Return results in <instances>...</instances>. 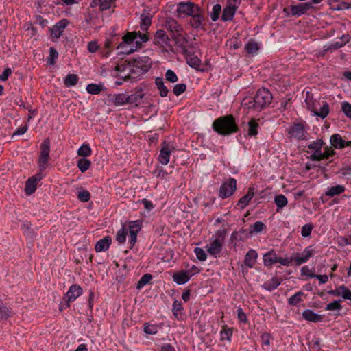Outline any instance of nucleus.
I'll list each match as a JSON object with an SVG mask.
<instances>
[{"instance_id": "42", "label": "nucleus", "mask_w": 351, "mask_h": 351, "mask_svg": "<svg viewBox=\"0 0 351 351\" xmlns=\"http://www.w3.org/2000/svg\"><path fill=\"white\" fill-rule=\"evenodd\" d=\"M91 162L86 158H82L77 160V166L81 172L84 173L90 167Z\"/></svg>"}, {"instance_id": "17", "label": "nucleus", "mask_w": 351, "mask_h": 351, "mask_svg": "<svg viewBox=\"0 0 351 351\" xmlns=\"http://www.w3.org/2000/svg\"><path fill=\"white\" fill-rule=\"evenodd\" d=\"M43 176L40 173L36 174L35 176L29 178L25 184V192L26 195H32L36 189L38 182L41 180Z\"/></svg>"}, {"instance_id": "26", "label": "nucleus", "mask_w": 351, "mask_h": 351, "mask_svg": "<svg viewBox=\"0 0 351 351\" xmlns=\"http://www.w3.org/2000/svg\"><path fill=\"white\" fill-rule=\"evenodd\" d=\"M254 189L253 187H250L247 190V194L239 199L237 206H240L241 209L246 207L254 196Z\"/></svg>"}, {"instance_id": "50", "label": "nucleus", "mask_w": 351, "mask_h": 351, "mask_svg": "<svg viewBox=\"0 0 351 351\" xmlns=\"http://www.w3.org/2000/svg\"><path fill=\"white\" fill-rule=\"evenodd\" d=\"M265 228V225L263 222L258 221L255 222L252 226L250 232L254 233H259L262 232Z\"/></svg>"}, {"instance_id": "5", "label": "nucleus", "mask_w": 351, "mask_h": 351, "mask_svg": "<svg viewBox=\"0 0 351 351\" xmlns=\"http://www.w3.org/2000/svg\"><path fill=\"white\" fill-rule=\"evenodd\" d=\"M50 142L48 138L45 139L40 145V153L38 158L40 171H43L47 167L49 160Z\"/></svg>"}, {"instance_id": "35", "label": "nucleus", "mask_w": 351, "mask_h": 351, "mask_svg": "<svg viewBox=\"0 0 351 351\" xmlns=\"http://www.w3.org/2000/svg\"><path fill=\"white\" fill-rule=\"evenodd\" d=\"M114 0H93L90 3L92 8L99 6L101 10H105L110 8Z\"/></svg>"}, {"instance_id": "55", "label": "nucleus", "mask_w": 351, "mask_h": 351, "mask_svg": "<svg viewBox=\"0 0 351 351\" xmlns=\"http://www.w3.org/2000/svg\"><path fill=\"white\" fill-rule=\"evenodd\" d=\"M342 308L340 300H335L328 304L325 308L326 311H340Z\"/></svg>"}, {"instance_id": "44", "label": "nucleus", "mask_w": 351, "mask_h": 351, "mask_svg": "<svg viewBox=\"0 0 351 351\" xmlns=\"http://www.w3.org/2000/svg\"><path fill=\"white\" fill-rule=\"evenodd\" d=\"M92 153L91 148L88 144H83L77 150V155L83 158L90 156Z\"/></svg>"}, {"instance_id": "2", "label": "nucleus", "mask_w": 351, "mask_h": 351, "mask_svg": "<svg viewBox=\"0 0 351 351\" xmlns=\"http://www.w3.org/2000/svg\"><path fill=\"white\" fill-rule=\"evenodd\" d=\"M272 101V95L267 88L258 89L253 99H245L243 106L247 108H253L261 111L269 106Z\"/></svg>"}, {"instance_id": "41", "label": "nucleus", "mask_w": 351, "mask_h": 351, "mask_svg": "<svg viewBox=\"0 0 351 351\" xmlns=\"http://www.w3.org/2000/svg\"><path fill=\"white\" fill-rule=\"evenodd\" d=\"M11 314V311L3 303V300L0 299V321L7 319Z\"/></svg>"}, {"instance_id": "32", "label": "nucleus", "mask_w": 351, "mask_h": 351, "mask_svg": "<svg viewBox=\"0 0 351 351\" xmlns=\"http://www.w3.org/2000/svg\"><path fill=\"white\" fill-rule=\"evenodd\" d=\"M172 38L176 42V45L182 49V53H184V50H188L186 49V45L188 43L186 35L180 33V35L173 36Z\"/></svg>"}, {"instance_id": "29", "label": "nucleus", "mask_w": 351, "mask_h": 351, "mask_svg": "<svg viewBox=\"0 0 351 351\" xmlns=\"http://www.w3.org/2000/svg\"><path fill=\"white\" fill-rule=\"evenodd\" d=\"M258 257V254L254 250H250L245 257L244 263L250 268L253 267Z\"/></svg>"}, {"instance_id": "10", "label": "nucleus", "mask_w": 351, "mask_h": 351, "mask_svg": "<svg viewBox=\"0 0 351 351\" xmlns=\"http://www.w3.org/2000/svg\"><path fill=\"white\" fill-rule=\"evenodd\" d=\"M312 8L311 3H302L296 5H291L289 8H284V12L287 14L295 16H300Z\"/></svg>"}, {"instance_id": "40", "label": "nucleus", "mask_w": 351, "mask_h": 351, "mask_svg": "<svg viewBox=\"0 0 351 351\" xmlns=\"http://www.w3.org/2000/svg\"><path fill=\"white\" fill-rule=\"evenodd\" d=\"M274 202L277 206V212H279L280 209L287 204L288 201L284 195H278L275 197Z\"/></svg>"}, {"instance_id": "53", "label": "nucleus", "mask_w": 351, "mask_h": 351, "mask_svg": "<svg viewBox=\"0 0 351 351\" xmlns=\"http://www.w3.org/2000/svg\"><path fill=\"white\" fill-rule=\"evenodd\" d=\"M339 296H341L345 300H349L351 301V291L347 287L341 285L339 287Z\"/></svg>"}, {"instance_id": "11", "label": "nucleus", "mask_w": 351, "mask_h": 351, "mask_svg": "<svg viewBox=\"0 0 351 351\" xmlns=\"http://www.w3.org/2000/svg\"><path fill=\"white\" fill-rule=\"evenodd\" d=\"M315 250L312 246H308L304 248L302 253L293 254V260L295 265H300L306 263L311 257L315 254Z\"/></svg>"}, {"instance_id": "34", "label": "nucleus", "mask_w": 351, "mask_h": 351, "mask_svg": "<svg viewBox=\"0 0 351 351\" xmlns=\"http://www.w3.org/2000/svg\"><path fill=\"white\" fill-rule=\"evenodd\" d=\"M155 84L159 90L160 95L162 97H165L167 96L169 90L167 87L164 84V80L162 77H156L155 79Z\"/></svg>"}, {"instance_id": "4", "label": "nucleus", "mask_w": 351, "mask_h": 351, "mask_svg": "<svg viewBox=\"0 0 351 351\" xmlns=\"http://www.w3.org/2000/svg\"><path fill=\"white\" fill-rule=\"evenodd\" d=\"M226 237V230L225 229H219L213 235L209 243L206 246V250L210 256L215 258L221 256Z\"/></svg>"}, {"instance_id": "27", "label": "nucleus", "mask_w": 351, "mask_h": 351, "mask_svg": "<svg viewBox=\"0 0 351 351\" xmlns=\"http://www.w3.org/2000/svg\"><path fill=\"white\" fill-rule=\"evenodd\" d=\"M111 243V238L108 236L98 241L95 246V250L97 252L107 250Z\"/></svg>"}, {"instance_id": "8", "label": "nucleus", "mask_w": 351, "mask_h": 351, "mask_svg": "<svg viewBox=\"0 0 351 351\" xmlns=\"http://www.w3.org/2000/svg\"><path fill=\"white\" fill-rule=\"evenodd\" d=\"M190 16L191 18L189 23L193 28L204 29L206 17L204 16V12L201 8L198 12H195Z\"/></svg>"}, {"instance_id": "48", "label": "nucleus", "mask_w": 351, "mask_h": 351, "mask_svg": "<svg viewBox=\"0 0 351 351\" xmlns=\"http://www.w3.org/2000/svg\"><path fill=\"white\" fill-rule=\"evenodd\" d=\"M304 295V293L302 291H298L295 293L288 300V303L291 306H296L300 302L302 301L301 297Z\"/></svg>"}, {"instance_id": "18", "label": "nucleus", "mask_w": 351, "mask_h": 351, "mask_svg": "<svg viewBox=\"0 0 351 351\" xmlns=\"http://www.w3.org/2000/svg\"><path fill=\"white\" fill-rule=\"evenodd\" d=\"M323 145L322 140H317L313 141L308 146V149L313 150L314 152L311 156V159L313 161H320V156H321V149Z\"/></svg>"}, {"instance_id": "46", "label": "nucleus", "mask_w": 351, "mask_h": 351, "mask_svg": "<svg viewBox=\"0 0 351 351\" xmlns=\"http://www.w3.org/2000/svg\"><path fill=\"white\" fill-rule=\"evenodd\" d=\"M78 81V77L75 74H69L64 79V84L67 87L75 86Z\"/></svg>"}, {"instance_id": "54", "label": "nucleus", "mask_w": 351, "mask_h": 351, "mask_svg": "<svg viewBox=\"0 0 351 351\" xmlns=\"http://www.w3.org/2000/svg\"><path fill=\"white\" fill-rule=\"evenodd\" d=\"M186 90V85L184 83L176 84L173 86V94L176 96H179L183 93H184Z\"/></svg>"}, {"instance_id": "6", "label": "nucleus", "mask_w": 351, "mask_h": 351, "mask_svg": "<svg viewBox=\"0 0 351 351\" xmlns=\"http://www.w3.org/2000/svg\"><path fill=\"white\" fill-rule=\"evenodd\" d=\"M200 7L191 1L180 2L177 4L176 12L179 15L190 16L199 10Z\"/></svg>"}, {"instance_id": "23", "label": "nucleus", "mask_w": 351, "mask_h": 351, "mask_svg": "<svg viewBox=\"0 0 351 351\" xmlns=\"http://www.w3.org/2000/svg\"><path fill=\"white\" fill-rule=\"evenodd\" d=\"M302 317L306 321L312 322L314 323L322 322L323 319L322 315L317 314L310 309H306L303 311Z\"/></svg>"}, {"instance_id": "56", "label": "nucleus", "mask_w": 351, "mask_h": 351, "mask_svg": "<svg viewBox=\"0 0 351 351\" xmlns=\"http://www.w3.org/2000/svg\"><path fill=\"white\" fill-rule=\"evenodd\" d=\"M127 234L128 232L125 228L123 227L121 229L119 230L116 235L117 241L120 243H123L125 241Z\"/></svg>"}, {"instance_id": "36", "label": "nucleus", "mask_w": 351, "mask_h": 351, "mask_svg": "<svg viewBox=\"0 0 351 351\" xmlns=\"http://www.w3.org/2000/svg\"><path fill=\"white\" fill-rule=\"evenodd\" d=\"M281 283V281L278 278L274 277L271 280L265 282L263 287L265 289L271 291L276 289Z\"/></svg>"}, {"instance_id": "12", "label": "nucleus", "mask_w": 351, "mask_h": 351, "mask_svg": "<svg viewBox=\"0 0 351 351\" xmlns=\"http://www.w3.org/2000/svg\"><path fill=\"white\" fill-rule=\"evenodd\" d=\"M164 26L171 33L172 38L183 33L182 26L173 18H167Z\"/></svg>"}, {"instance_id": "25", "label": "nucleus", "mask_w": 351, "mask_h": 351, "mask_svg": "<svg viewBox=\"0 0 351 351\" xmlns=\"http://www.w3.org/2000/svg\"><path fill=\"white\" fill-rule=\"evenodd\" d=\"M237 6L235 5H228L223 9L221 19L223 21H231L236 12Z\"/></svg>"}, {"instance_id": "24", "label": "nucleus", "mask_w": 351, "mask_h": 351, "mask_svg": "<svg viewBox=\"0 0 351 351\" xmlns=\"http://www.w3.org/2000/svg\"><path fill=\"white\" fill-rule=\"evenodd\" d=\"M314 115L321 117L322 119L326 118L329 113V105L326 101H322L319 103L317 109L313 112Z\"/></svg>"}, {"instance_id": "63", "label": "nucleus", "mask_w": 351, "mask_h": 351, "mask_svg": "<svg viewBox=\"0 0 351 351\" xmlns=\"http://www.w3.org/2000/svg\"><path fill=\"white\" fill-rule=\"evenodd\" d=\"M194 252L197 256V258L201 261H204L206 260L207 255L204 250L202 248L200 247H195L194 250Z\"/></svg>"}, {"instance_id": "19", "label": "nucleus", "mask_w": 351, "mask_h": 351, "mask_svg": "<svg viewBox=\"0 0 351 351\" xmlns=\"http://www.w3.org/2000/svg\"><path fill=\"white\" fill-rule=\"evenodd\" d=\"M107 101L116 106H122L127 104V95L125 93L109 94L107 95Z\"/></svg>"}, {"instance_id": "62", "label": "nucleus", "mask_w": 351, "mask_h": 351, "mask_svg": "<svg viewBox=\"0 0 351 351\" xmlns=\"http://www.w3.org/2000/svg\"><path fill=\"white\" fill-rule=\"evenodd\" d=\"M58 57V51L54 49L51 47L49 50V57L47 60V63L50 65H52L55 63V60Z\"/></svg>"}, {"instance_id": "45", "label": "nucleus", "mask_w": 351, "mask_h": 351, "mask_svg": "<svg viewBox=\"0 0 351 351\" xmlns=\"http://www.w3.org/2000/svg\"><path fill=\"white\" fill-rule=\"evenodd\" d=\"M152 276L150 274H144L141 278L139 281L137 282L136 289H142L147 284L149 283V282L152 280Z\"/></svg>"}, {"instance_id": "52", "label": "nucleus", "mask_w": 351, "mask_h": 351, "mask_svg": "<svg viewBox=\"0 0 351 351\" xmlns=\"http://www.w3.org/2000/svg\"><path fill=\"white\" fill-rule=\"evenodd\" d=\"M158 327L156 324H145L144 332L149 335H155L158 332Z\"/></svg>"}, {"instance_id": "20", "label": "nucleus", "mask_w": 351, "mask_h": 351, "mask_svg": "<svg viewBox=\"0 0 351 351\" xmlns=\"http://www.w3.org/2000/svg\"><path fill=\"white\" fill-rule=\"evenodd\" d=\"M134 67L136 69H140L141 72L145 73L147 72L151 66V60L148 57H141L136 58L134 62Z\"/></svg>"}, {"instance_id": "1", "label": "nucleus", "mask_w": 351, "mask_h": 351, "mask_svg": "<svg viewBox=\"0 0 351 351\" xmlns=\"http://www.w3.org/2000/svg\"><path fill=\"white\" fill-rule=\"evenodd\" d=\"M123 41L117 47V49H124L120 53L123 54H130L141 48L142 43L147 42L149 36L146 34L141 32H128L123 38Z\"/></svg>"}, {"instance_id": "51", "label": "nucleus", "mask_w": 351, "mask_h": 351, "mask_svg": "<svg viewBox=\"0 0 351 351\" xmlns=\"http://www.w3.org/2000/svg\"><path fill=\"white\" fill-rule=\"evenodd\" d=\"M152 23V16L149 15H142V20L141 23V29L143 31H146Z\"/></svg>"}, {"instance_id": "15", "label": "nucleus", "mask_w": 351, "mask_h": 351, "mask_svg": "<svg viewBox=\"0 0 351 351\" xmlns=\"http://www.w3.org/2000/svg\"><path fill=\"white\" fill-rule=\"evenodd\" d=\"M141 229L140 222L138 221H131L129 224L130 232V248L132 249L136 242L137 234Z\"/></svg>"}, {"instance_id": "47", "label": "nucleus", "mask_w": 351, "mask_h": 351, "mask_svg": "<svg viewBox=\"0 0 351 351\" xmlns=\"http://www.w3.org/2000/svg\"><path fill=\"white\" fill-rule=\"evenodd\" d=\"M221 339V340H228L230 341L231 337L232 335V330L230 328H228L227 326H223V328L220 332Z\"/></svg>"}, {"instance_id": "7", "label": "nucleus", "mask_w": 351, "mask_h": 351, "mask_svg": "<svg viewBox=\"0 0 351 351\" xmlns=\"http://www.w3.org/2000/svg\"><path fill=\"white\" fill-rule=\"evenodd\" d=\"M237 189V180L233 178H230L226 182H223L219 189V196L225 199L231 196Z\"/></svg>"}, {"instance_id": "39", "label": "nucleus", "mask_w": 351, "mask_h": 351, "mask_svg": "<svg viewBox=\"0 0 351 351\" xmlns=\"http://www.w3.org/2000/svg\"><path fill=\"white\" fill-rule=\"evenodd\" d=\"M258 43L254 41H249L245 45V51L248 55L254 56L258 50Z\"/></svg>"}, {"instance_id": "16", "label": "nucleus", "mask_w": 351, "mask_h": 351, "mask_svg": "<svg viewBox=\"0 0 351 351\" xmlns=\"http://www.w3.org/2000/svg\"><path fill=\"white\" fill-rule=\"evenodd\" d=\"M82 293V289L78 285H73L69 287V291L65 295L66 302L69 306V304L75 300Z\"/></svg>"}, {"instance_id": "33", "label": "nucleus", "mask_w": 351, "mask_h": 351, "mask_svg": "<svg viewBox=\"0 0 351 351\" xmlns=\"http://www.w3.org/2000/svg\"><path fill=\"white\" fill-rule=\"evenodd\" d=\"M263 258L264 265L267 267L276 263L278 261V256L273 250L265 254Z\"/></svg>"}, {"instance_id": "31", "label": "nucleus", "mask_w": 351, "mask_h": 351, "mask_svg": "<svg viewBox=\"0 0 351 351\" xmlns=\"http://www.w3.org/2000/svg\"><path fill=\"white\" fill-rule=\"evenodd\" d=\"M345 190L346 188L343 185L338 184L328 188L327 190L325 191V195L328 197H331L343 193Z\"/></svg>"}, {"instance_id": "61", "label": "nucleus", "mask_w": 351, "mask_h": 351, "mask_svg": "<svg viewBox=\"0 0 351 351\" xmlns=\"http://www.w3.org/2000/svg\"><path fill=\"white\" fill-rule=\"evenodd\" d=\"M335 154L334 150L332 149V147H326L324 148V152H321V156H320V160L328 159L330 156H332Z\"/></svg>"}, {"instance_id": "22", "label": "nucleus", "mask_w": 351, "mask_h": 351, "mask_svg": "<svg viewBox=\"0 0 351 351\" xmlns=\"http://www.w3.org/2000/svg\"><path fill=\"white\" fill-rule=\"evenodd\" d=\"M192 276L187 271H181L174 273L173 279L178 285H183L186 283Z\"/></svg>"}, {"instance_id": "60", "label": "nucleus", "mask_w": 351, "mask_h": 351, "mask_svg": "<svg viewBox=\"0 0 351 351\" xmlns=\"http://www.w3.org/2000/svg\"><path fill=\"white\" fill-rule=\"evenodd\" d=\"M313 226L311 223H307L302 226L301 234L303 237H308L311 235Z\"/></svg>"}, {"instance_id": "38", "label": "nucleus", "mask_w": 351, "mask_h": 351, "mask_svg": "<svg viewBox=\"0 0 351 351\" xmlns=\"http://www.w3.org/2000/svg\"><path fill=\"white\" fill-rule=\"evenodd\" d=\"M330 143L335 148L337 149H342L344 148V145H343V140L342 139L341 135L339 134H335L331 136L330 137Z\"/></svg>"}, {"instance_id": "57", "label": "nucleus", "mask_w": 351, "mask_h": 351, "mask_svg": "<svg viewBox=\"0 0 351 351\" xmlns=\"http://www.w3.org/2000/svg\"><path fill=\"white\" fill-rule=\"evenodd\" d=\"M165 79L171 83H175L178 81V77L176 73L171 70L168 69L165 73Z\"/></svg>"}, {"instance_id": "59", "label": "nucleus", "mask_w": 351, "mask_h": 351, "mask_svg": "<svg viewBox=\"0 0 351 351\" xmlns=\"http://www.w3.org/2000/svg\"><path fill=\"white\" fill-rule=\"evenodd\" d=\"M248 134L250 136H255L257 134L258 123L254 120H251L249 122Z\"/></svg>"}, {"instance_id": "14", "label": "nucleus", "mask_w": 351, "mask_h": 351, "mask_svg": "<svg viewBox=\"0 0 351 351\" xmlns=\"http://www.w3.org/2000/svg\"><path fill=\"white\" fill-rule=\"evenodd\" d=\"M173 147L166 142H163L158 156V161L163 165H166L169 162V158L171 154Z\"/></svg>"}, {"instance_id": "43", "label": "nucleus", "mask_w": 351, "mask_h": 351, "mask_svg": "<svg viewBox=\"0 0 351 351\" xmlns=\"http://www.w3.org/2000/svg\"><path fill=\"white\" fill-rule=\"evenodd\" d=\"M172 312L175 317L179 318L183 312L182 304L180 301L175 300L172 306Z\"/></svg>"}, {"instance_id": "13", "label": "nucleus", "mask_w": 351, "mask_h": 351, "mask_svg": "<svg viewBox=\"0 0 351 351\" xmlns=\"http://www.w3.org/2000/svg\"><path fill=\"white\" fill-rule=\"evenodd\" d=\"M153 43L154 45L163 49H165L170 45L169 37L162 29L156 31L154 36Z\"/></svg>"}, {"instance_id": "9", "label": "nucleus", "mask_w": 351, "mask_h": 351, "mask_svg": "<svg viewBox=\"0 0 351 351\" xmlns=\"http://www.w3.org/2000/svg\"><path fill=\"white\" fill-rule=\"evenodd\" d=\"M287 132L290 138H293L298 141L306 138L307 132L302 123H294L287 130Z\"/></svg>"}, {"instance_id": "64", "label": "nucleus", "mask_w": 351, "mask_h": 351, "mask_svg": "<svg viewBox=\"0 0 351 351\" xmlns=\"http://www.w3.org/2000/svg\"><path fill=\"white\" fill-rule=\"evenodd\" d=\"M341 109L346 116L348 118H351V104L348 102H343L341 104Z\"/></svg>"}, {"instance_id": "58", "label": "nucleus", "mask_w": 351, "mask_h": 351, "mask_svg": "<svg viewBox=\"0 0 351 351\" xmlns=\"http://www.w3.org/2000/svg\"><path fill=\"white\" fill-rule=\"evenodd\" d=\"M77 198L83 202H87L90 199V193L87 190H82L78 192Z\"/></svg>"}, {"instance_id": "3", "label": "nucleus", "mask_w": 351, "mask_h": 351, "mask_svg": "<svg viewBox=\"0 0 351 351\" xmlns=\"http://www.w3.org/2000/svg\"><path fill=\"white\" fill-rule=\"evenodd\" d=\"M213 128L219 134L223 136L234 133L238 130L235 119L231 114L215 119L213 123Z\"/></svg>"}, {"instance_id": "37", "label": "nucleus", "mask_w": 351, "mask_h": 351, "mask_svg": "<svg viewBox=\"0 0 351 351\" xmlns=\"http://www.w3.org/2000/svg\"><path fill=\"white\" fill-rule=\"evenodd\" d=\"M86 89L90 94L98 95L104 89V86L102 84H89L86 86Z\"/></svg>"}, {"instance_id": "49", "label": "nucleus", "mask_w": 351, "mask_h": 351, "mask_svg": "<svg viewBox=\"0 0 351 351\" xmlns=\"http://www.w3.org/2000/svg\"><path fill=\"white\" fill-rule=\"evenodd\" d=\"M221 11V6L219 4H215L212 9V12L210 13V18L213 21H217L219 18Z\"/></svg>"}, {"instance_id": "30", "label": "nucleus", "mask_w": 351, "mask_h": 351, "mask_svg": "<svg viewBox=\"0 0 351 351\" xmlns=\"http://www.w3.org/2000/svg\"><path fill=\"white\" fill-rule=\"evenodd\" d=\"M305 103L308 110L313 112L314 110H315V109H317V107H318V105H319L320 102L314 99L312 94L308 91L306 93Z\"/></svg>"}, {"instance_id": "28", "label": "nucleus", "mask_w": 351, "mask_h": 351, "mask_svg": "<svg viewBox=\"0 0 351 351\" xmlns=\"http://www.w3.org/2000/svg\"><path fill=\"white\" fill-rule=\"evenodd\" d=\"M143 97L144 94L142 91H138L130 95H127V104H130L135 106L140 105Z\"/></svg>"}, {"instance_id": "21", "label": "nucleus", "mask_w": 351, "mask_h": 351, "mask_svg": "<svg viewBox=\"0 0 351 351\" xmlns=\"http://www.w3.org/2000/svg\"><path fill=\"white\" fill-rule=\"evenodd\" d=\"M183 55L185 56L187 64L191 67L197 69L200 66V60L197 56L191 53L189 50H184Z\"/></svg>"}]
</instances>
